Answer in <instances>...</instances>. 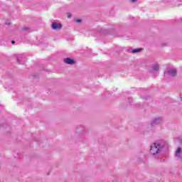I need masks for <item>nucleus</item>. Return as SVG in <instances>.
Segmentation results:
<instances>
[{
  "instance_id": "obj_1",
  "label": "nucleus",
  "mask_w": 182,
  "mask_h": 182,
  "mask_svg": "<svg viewBox=\"0 0 182 182\" xmlns=\"http://www.w3.org/2000/svg\"><path fill=\"white\" fill-rule=\"evenodd\" d=\"M160 151V144L159 142H156L151 146L150 149V153L153 154L154 156H156V154H159V152Z\"/></svg>"
},
{
  "instance_id": "obj_2",
  "label": "nucleus",
  "mask_w": 182,
  "mask_h": 182,
  "mask_svg": "<svg viewBox=\"0 0 182 182\" xmlns=\"http://www.w3.org/2000/svg\"><path fill=\"white\" fill-rule=\"evenodd\" d=\"M26 60V58L23 55L19 54L17 55V61L18 62V63H20V65H23V63H25Z\"/></svg>"
},
{
  "instance_id": "obj_3",
  "label": "nucleus",
  "mask_w": 182,
  "mask_h": 182,
  "mask_svg": "<svg viewBox=\"0 0 182 182\" xmlns=\"http://www.w3.org/2000/svg\"><path fill=\"white\" fill-rule=\"evenodd\" d=\"M51 28L54 31H56L58 29H62V24H60L59 23L54 22V23H52Z\"/></svg>"
},
{
  "instance_id": "obj_4",
  "label": "nucleus",
  "mask_w": 182,
  "mask_h": 182,
  "mask_svg": "<svg viewBox=\"0 0 182 182\" xmlns=\"http://www.w3.org/2000/svg\"><path fill=\"white\" fill-rule=\"evenodd\" d=\"M64 63H66L67 65H75L76 63V61L72 58H64Z\"/></svg>"
},
{
  "instance_id": "obj_5",
  "label": "nucleus",
  "mask_w": 182,
  "mask_h": 182,
  "mask_svg": "<svg viewBox=\"0 0 182 182\" xmlns=\"http://www.w3.org/2000/svg\"><path fill=\"white\" fill-rule=\"evenodd\" d=\"M168 73H169V75H171V76H177V70L176 69H171L168 71Z\"/></svg>"
},
{
  "instance_id": "obj_6",
  "label": "nucleus",
  "mask_w": 182,
  "mask_h": 182,
  "mask_svg": "<svg viewBox=\"0 0 182 182\" xmlns=\"http://www.w3.org/2000/svg\"><path fill=\"white\" fill-rule=\"evenodd\" d=\"M143 48H136L132 50V53H139V52L142 51Z\"/></svg>"
},
{
  "instance_id": "obj_7",
  "label": "nucleus",
  "mask_w": 182,
  "mask_h": 182,
  "mask_svg": "<svg viewBox=\"0 0 182 182\" xmlns=\"http://www.w3.org/2000/svg\"><path fill=\"white\" fill-rule=\"evenodd\" d=\"M160 122H161V119L157 118V119H155L154 120L153 124H157L160 123Z\"/></svg>"
},
{
  "instance_id": "obj_8",
  "label": "nucleus",
  "mask_w": 182,
  "mask_h": 182,
  "mask_svg": "<svg viewBox=\"0 0 182 182\" xmlns=\"http://www.w3.org/2000/svg\"><path fill=\"white\" fill-rule=\"evenodd\" d=\"M181 153V148H178L176 151V156H178Z\"/></svg>"
},
{
  "instance_id": "obj_9",
  "label": "nucleus",
  "mask_w": 182,
  "mask_h": 182,
  "mask_svg": "<svg viewBox=\"0 0 182 182\" xmlns=\"http://www.w3.org/2000/svg\"><path fill=\"white\" fill-rule=\"evenodd\" d=\"M154 70H159V66L158 65H155L154 67Z\"/></svg>"
},
{
  "instance_id": "obj_10",
  "label": "nucleus",
  "mask_w": 182,
  "mask_h": 182,
  "mask_svg": "<svg viewBox=\"0 0 182 182\" xmlns=\"http://www.w3.org/2000/svg\"><path fill=\"white\" fill-rule=\"evenodd\" d=\"M75 22H77V23H80V22H82V20L77 19V20H75Z\"/></svg>"
},
{
  "instance_id": "obj_11",
  "label": "nucleus",
  "mask_w": 182,
  "mask_h": 182,
  "mask_svg": "<svg viewBox=\"0 0 182 182\" xmlns=\"http://www.w3.org/2000/svg\"><path fill=\"white\" fill-rule=\"evenodd\" d=\"M29 28H28V27H24L23 28V31H28Z\"/></svg>"
},
{
  "instance_id": "obj_12",
  "label": "nucleus",
  "mask_w": 182,
  "mask_h": 182,
  "mask_svg": "<svg viewBox=\"0 0 182 182\" xmlns=\"http://www.w3.org/2000/svg\"><path fill=\"white\" fill-rule=\"evenodd\" d=\"M137 0H131V2H136Z\"/></svg>"
},
{
  "instance_id": "obj_13",
  "label": "nucleus",
  "mask_w": 182,
  "mask_h": 182,
  "mask_svg": "<svg viewBox=\"0 0 182 182\" xmlns=\"http://www.w3.org/2000/svg\"><path fill=\"white\" fill-rule=\"evenodd\" d=\"M11 43H15V41H11Z\"/></svg>"
},
{
  "instance_id": "obj_14",
  "label": "nucleus",
  "mask_w": 182,
  "mask_h": 182,
  "mask_svg": "<svg viewBox=\"0 0 182 182\" xmlns=\"http://www.w3.org/2000/svg\"><path fill=\"white\" fill-rule=\"evenodd\" d=\"M68 18H70V14H69V15L68 16Z\"/></svg>"
}]
</instances>
